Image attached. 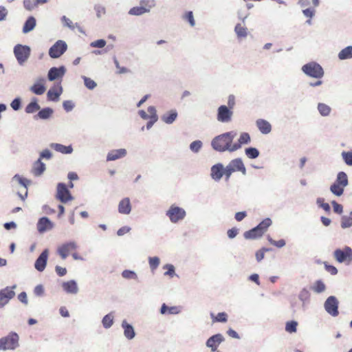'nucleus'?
Here are the masks:
<instances>
[{
  "label": "nucleus",
  "mask_w": 352,
  "mask_h": 352,
  "mask_svg": "<svg viewBox=\"0 0 352 352\" xmlns=\"http://www.w3.org/2000/svg\"><path fill=\"white\" fill-rule=\"evenodd\" d=\"M36 21L34 16H29L25 21L23 27V32L27 34L33 30L36 26Z\"/></svg>",
  "instance_id": "c756f323"
},
{
  "label": "nucleus",
  "mask_w": 352,
  "mask_h": 352,
  "mask_svg": "<svg viewBox=\"0 0 352 352\" xmlns=\"http://www.w3.org/2000/svg\"><path fill=\"white\" fill-rule=\"evenodd\" d=\"M77 248V244L74 241H69L63 243L60 245L57 252L63 259H65L71 251L75 250Z\"/></svg>",
  "instance_id": "f8f14e48"
},
{
  "label": "nucleus",
  "mask_w": 352,
  "mask_h": 352,
  "mask_svg": "<svg viewBox=\"0 0 352 352\" xmlns=\"http://www.w3.org/2000/svg\"><path fill=\"white\" fill-rule=\"evenodd\" d=\"M341 228L343 229L349 228L352 226V215H344L341 218Z\"/></svg>",
  "instance_id": "c03bdc74"
},
{
  "label": "nucleus",
  "mask_w": 352,
  "mask_h": 352,
  "mask_svg": "<svg viewBox=\"0 0 352 352\" xmlns=\"http://www.w3.org/2000/svg\"><path fill=\"white\" fill-rule=\"evenodd\" d=\"M166 214L172 223H176L185 218L186 212L182 208L172 205L166 211Z\"/></svg>",
  "instance_id": "423d86ee"
},
{
  "label": "nucleus",
  "mask_w": 352,
  "mask_h": 352,
  "mask_svg": "<svg viewBox=\"0 0 352 352\" xmlns=\"http://www.w3.org/2000/svg\"><path fill=\"white\" fill-rule=\"evenodd\" d=\"M272 221L271 219L266 218L263 219L261 222L256 226L258 228V230L262 232V234H263L267 230V228L272 225Z\"/></svg>",
  "instance_id": "ea45409f"
},
{
  "label": "nucleus",
  "mask_w": 352,
  "mask_h": 352,
  "mask_svg": "<svg viewBox=\"0 0 352 352\" xmlns=\"http://www.w3.org/2000/svg\"><path fill=\"white\" fill-rule=\"evenodd\" d=\"M331 204L333 206V211L335 213L338 214H340L342 213L343 206L341 204L337 203L336 201H333L331 202Z\"/></svg>",
  "instance_id": "69168bd1"
},
{
  "label": "nucleus",
  "mask_w": 352,
  "mask_h": 352,
  "mask_svg": "<svg viewBox=\"0 0 352 352\" xmlns=\"http://www.w3.org/2000/svg\"><path fill=\"white\" fill-rule=\"evenodd\" d=\"M19 337L15 332H10L8 336L0 338V350H14L19 347Z\"/></svg>",
  "instance_id": "f03ea898"
},
{
  "label": "nucleus",
  "mask_w": 352,
  "mask_h": 352,
  "mask_svg": "<svg viewBox=\"0 0 352 352\" xmlns=\"http://www.w3.org/2000/svg\"><path fill=\"white\" fill-rule=\"evenodd\" d=\"M312 289L318 294L322 293L325 291L326 286L321 280H318L315 282L312 287Z\"/></svg>",
  "instance_id": "a18cd8bd"
},
{
  "label": "nucleus",
  "mask_w": 352,
  "mask_h": 352,
  "mask_svg": "<svg viewBox=\"0 0 352 352\" xmlns=\"http://www.w3.org/2000/svg\"><path fill=\"white\" fill-rule=\"evenodd\" d=\"M305 74L315 78H321L324 76V70L321 65L316 62H310L302 67Z\"/></svg>",
  "instance_id": "20e7f679"
},
{
  "label": "nucleus",
  "mask_w": 352,
  "mask_h": 352,
  "mask_svg": "<svg viewBox=\"0 0 352 352\" xmlns=\"http://www.w3.org/2000/svg\"><path fill=\"white\" fill-rule=\"evenodd\" d=\"M126 150L124 148H119L112 150L108 153L107 156V161H115L116 160L122 158L126 155Z\"/></svg>",
  "instance_id": "4be33fe9"
},
{
  "label": "nucleus",
  "mask_w": 352,
  "mask_h": 352,
  "mask_svg": "<svg viewBox=\"0 0 352 352\" xmlns=\"http://www.w3.org/2000/svg\"><path fill=\"white\" fill-rule=\"evenodd\" d=\"M16 285L0 289V309L4 307L15 296Z\"/></svg>",
  "instance_id": "9d476101"
},
{
  "label": "nucleus",
  "mask_w": 352,
  "mask_h": 352,
  "mask_svg": "<svg viewBox=\"0 0 352 352\" xmlns=\"http://www.w3.org/2000/svg\"><path fill=\"white\" fill-rule=\"evenodd\" d=\"M245 153L248 158L252 159V160L257 158L260 155L259 151L256 148H254V147L246 148L245 149Z\"/></svg>",
  "instance_id": "a19ab883"
},
{
  "label": "nucleus",
  "mask_w": 352,
  "mask_h": 352,
  "mask_svg": "<svg viewBox=\"0 0 352 352\" xmlns=\"http://www.w3.org/2000/svg\"><path fill=\"white\" fill-rule=\"evenodd\" d=\"M74 106V103L72 100H65L63 102V107L67 112L72 111Z\"/></svg>",
  "instance_id": "0e129e2a"
},
{
  "label": "nucleus",
  "mask_w": 352,
  "mask_h": 352,
  "mask_svg": "<svg viewBox=\"0 0 352 352\" xmlns=\"http://www.w3.org/2000/svg\"><path fill=\"white\" fill-rule=\"evenodd\" d=\"M318 110L321 116H327L331 112V107L326 104L319 103L318 104Z\"/></svg>",
  "instance_id": "49530a36"
},
{
  "label": "nucleus",
  "mask_w": 352,
  "mask_h": 352,
  "mask_svg": "<svg viewBox=\"0 0 352 352\" xmlns=\"http://www.w3.org/2000/svg\"><path fill=\"white\" fill-rule=\"evenodd\" d=\"M61 21L65 22V25L68 27L71 30H74L75 27L80 28L78 23H75V25L72 23V21L66 17L65 16H63L61 18Z\"/></svg>",
  "instance_id": "5fc2aeb1"
},
{
  "label": "nucleus",
  "mask_w": 352,
  "mask_h": 352,
  "mask_svg": "<svg viewBox=\"0 0 352 352\" xmlns=\"http://www.w3.org/2000/svg\"><path fill=\"white\" fill-rule=\"evenodd\" d=\"M248 29L237 23L234 28V32L239 38H245L248 35Z\"/></svg>",
  "instance_id": "79ce46f5"
},
{
  "label": "nucleus",
  "mask_w": 352,
  "mask_h": 352,
  "mask_svg": "<svg viewBox=\"0 0 352 352\" xmlns=\"http://www.w3.org/2000/svg\"><path fill=\"white\" fill-rule=\"evenodd\" d=\"M335 183L346 187L349 185V179L346 173L344 171H340L337 174Z\"/></svg>",
  "instance_id": "473e14b6"
},
{
  "label": "nucleus",
  "mask_w": 352,
  "mask_h": 352,
  "mask_svg": "<svg viewBox=\"0 0 352 352\" xmlns=\"http://www.w3.org/2000/svg\"><path fill=\"white\" fill-rule=\"evenodd\" d=\"M203 143L201 140H195L190 143L189 148L195 153H197L202 148Z\"/></svg>",
  "instance_id": "8fccbe9b"
},
{
  "label": "nucleus",
  "mask_w": 352,
  "mask_h": 352,
  "mask_svg": "<svg viewBox=\"0 0 352 352\" xmlns=\"http://www.w3.org/2000/svg\"><path fill=\"white\" fill-rule=\"evenodd\" d=\"M45 164L41 161V159H38L33 165L32 173L36 177L41 176L45 170Z\"/></svg>",
  "instance_id": "bb28decb"
},
{
  "label": "nucleus",
  "mask_w": 352,
  "mask_h": 352,
  "mask_svg": "<svg viewBox=\"0 0 352 352\" xmlns=\"http://www.w3.org/2000/svg\"><path fill=\"white\" fill-rule=\"evenodd\" d=\"M236 134V131H231L214 137L211 141L212 148L220 153L235 151L232 148H234L233 140Z\"/></svg>",
  "instance_id": "f257e3e1"
},
{
  "label": "nucleus",
  "mask_w": 352,
  "mask_h": 352,
  "mask_svg": "<svg viewBox=\"0 0 352 352\" xmlns=\"http://www.w3.org/2000/svg\"><path fill=\"white\" fill-rule=\"evenodd\" d=\"M309 298V291L305 288L302 289L300 292L299 295H298V298L302 302V307H305V302H306V301L308 300Z\"/></svg>",
  "instance_id": "09e8293b"
},
{
  "label": "nucleus",
  "mask_w": 352,
  "mask_h": 352,
  "mask_svg": "<svg viewBox=\"0 0 352 352\" xmlns=\"http://www.w3.org/2000/svg\"><path fill=\"white\" fill-rule=\"evenodd\" d=\"M50 146L52 149L63 154H71L73 152L72 145L65 146L58 143H52Z\"/></svg>",
  "instance_id": "a878e982"
},
{
  "label": "nucleus",
  "mask_w": 352,
  "mask_h": 352,
  "mask_svg": "<svg viewBox=\"0 0 352 352\" xmlns=\"http://www.w3.org/2000/svg\"><path fill=\"white\" fill-rule=\"evenodd\" d=\"M30 91L36 95H42L45 91L43 84L36 82L30 88Z\"/></svg>",
  "instance_id": "58836bf2"
},
{
  "label": "nucleus",
  "mask_w": 352,
  "mask_h": 352,
  "mask_svg": "<svg viewBox=\"0 0 352 352\" xmlns=\"http://www.w3.org/2000/svg\"><path fill=\"white\" fill-rule=\"evenodd\" d=\"M52 157V152L48 149H45L40 153V158L39 159H45V160H50Z\"/></svg>",
  "instance_id": "774afa93"
},
{
  "label": "nucleus",
  "mask_w": 352,
  "mask_h": 352,
  "mask_svg": "<svg viewBox=\"0 0 352 352\" xmlns=\"http://www.w3.org/2000/svg\"><path fill=\"white\" fill-rule=\"evenodd\" d=\"M44 287L42 285H38L34 289V294L36 296H43L44 295Z\"/></svg>",
  "instance_id": "338daca9"
},
{
  "label": "nucleus",
  "mask_w": 352,
  "mask_h": 352,
  "mask_svg": "<svg viewBox=\"0 0 352 352\" xmlns=\"http://www.w3.org/2000/svg\"><path fill=\"white\" fill-rule=\"evenodd\" d=\"M48 254V249H45L36 258L34 263V267L37 271L40 272L44 271L47 265Z\"/></svg>",
  "instance_id": "dca6fc26"
},
{
  "label": "nucleus",
  "mask_w": 352,
  "mask_h": 352,
  "mask_svg": "<svg viewBox=\"0 0 352 352\" xmlns=\"http://www.w3.org/2000/svg\"><path fill=\"white\" fill-rule=\"evenodd\" d=\"M114 316L111 312L105 315L102 320V324L105 329H109L113 324Z\"/></svg>",
  "instance_id": "4c0bfd02"
},
{
  "label": "nucleus",
  "mask_w": 352,
  "mask_h": 352,
  "mask_svg": "<svg viewBox=\"0 0 352 352\" xmlns=\"http://www.w3.org/2000/svg\"><path fill=\"white\" fill-rule=\"evenodd\" d=\"M13 53L19 65H23L30 56L31 48L28 45L17 44L14 47Z\"/></svg>",
  "instance_id": "7ed1b4c3"
},
{
  "label": "nucleus",
  "mask_w": 352,
  "mask_h": 352,
  "mask_svg": "<svg viewBox=\"0 0 352 352\" xmlns=\"http://www.w3.org/2000/svg\"><path fill=\"white\" fill-rule=\"evenodd\" d=\"M298 322L295 320H291L286 323L285 331L288 333H295L297 330Z\"/></svg>",
  "instance_id": "3c124183"
},
{
  "label": "nucleus",
  "mask_w": 352,
  "mask_h": 352,
  "mask_svg": "<svg viewBox=\"0 0 352 352\" xmlns=\"http://www.w3.org/2000/svg\"><path fill=\"white\" fill-rule=\"evenodd\" d=\"M333 256L338 263H346L349 265L352 262V249L349 246L342 249L338 248L334 250Z\"/></svg>",
  "instance_id": "39448f33"
},
{
  "label": "nucleus",
  "mask_w": 352,
  "mask_h": 352,
  "mask_svg": "<svg viewBox=\"0 0 352 352\" xmlns=\"http://www.w3.org/2000/svg\"><path fill=\"white\" fill-rule=\"evenodd\" d=\"M122 276L128 280L133 279L137 280L138 279V275L134 271L129 270H125L122 272Z\"/></svg>",
  "instance_id": "603ef678"
},
{
  "label": "nucleus",
  "mask_w": 352,
  "mask_h": 352,
  "mask_svg": "<svg viewBox=\"0 0 352 352\" xmlns=\"http://www.w3.org/2000/svg\"><path fill=\"white\" fill-rule=\"evenodd\" d=\"M270 251L269 248H263L256 252V259L257 262H261L265 256V252Z\"/></svg>",
  "instance_id": "bf43d9fd"
},
{
  "label": "nucleus",
  "mask_w": 352,
  "mask_h": 352,
  "mask_svg": "<svg viewBox=\"0 0 352 352\" xmlns=\"http://www.w3.org/2000/svg\"><path fill=\"white\" fill-rule=\"evenodd\" d=\"M338 305L339 302L337 298L334 296H330L326 299L324 308L330 316L336 317L339 314Z\"/></svg>",
  "instance_id": "1a4fd4ad"
},
{
  "label": "nucleus",
  "mask_w": 352,
  "mask_h": 352,
  "mask_svg": "<svg viewBox=\"0 0 352 352\" xmlns=\"http://www.w3.org/2000/svg\"><path fill=\"white\" fill-rule=\"evenodd\" d=\"M132 209L130 199L125 197L121 199L118 204V210L119 213L122 214H129Z\"/></svg>",
  "instance_id": "6ab92c4d"
},
{
  "label": "nucleus",
  "mask_w": 352,
  "mask_h": 352,
  "mask_svg": "<svg viewBox=\"0 0 352 352\" xmlns=\"http://www.w3.org/2000/svg\"><path fill=\"white\" fill-rule=\"evenodd\" d=\"M23 6L28 11L33 10L36 8L35 0H23Z\"/></svg>",
  "instance_id": "4d7b16f0"
},
{
  "label": "nucleus",
  "mask_w": 352,
  "mask_h": 352,
  "mask_svg": "<svg viewBox=\"0 0 352 352\" xmlns=\"http://www.w3.org/2000/svg\"><path fill=\"white\" fill-rule=\"evenodd\" d=\"M16 182L20 185H21L24 188V190H28V186L31 184L30 180L25 179L24 177H22L21 176H20L18 174H16L12 178V182Z\"/></svg>",
  "instance_id": "72a5a7b5"
},
{
  "label": "nucleus",
  "mask_w": 352,
  "mask_h": 352,
  "mask_svg": "<svg viewBox=\"0 0 352 352\" xmlns=\"http://www.w3.org/2000/svg\"><path fill=\"white\" fill-rule=\"evenodd\" d=\"M10 107L14 111L19 110L21 108V99L20 98H14L10 103Z\"/></svg>",
  "instance_id": "052dcab7"
},
{
  "label": "nucleus",
  "mask_w": 352,
  "mask_h": 352,
  "mask_svg": "<svg viewBox=\"0 0 352 352\" xmlns=\"http://www.w3.org/2000/svg\"><path fill=\"white\" fill-rule=\"evenodd\" d=\"M164 268L167 270V271L164 273L165 276H169L170 277H173V276L176 275L175 269L173 265L166 264L164 266Z\"/></svg>",
  "instance_id": "13d9d810"
},
{
  "label": "nucleus",
  "mask_w": 352,
  "mask_h": 352,
  "mask_svg": "<svg viewBox=\"0 0 352 352\" xmlns=\"http://www.w3.org/2000/svg\"><path fill=\"white\" fill-rule=\"evenodd\" d=\"M121 327L124 330V336L129 340H132L135 336V331L133 327L128 323L126 320L122 322Z\"/></svg>",
  "instance_id": "412c9836"
},
{
  "label": "nucleus",
  "mask_w": 352,
  "mask_h": 352,
  "mask_svg": "<svg viewBox=\"0 0 352 352\" xmlns=\"http://www.w3.org/2000/svg\"><path fill=\"white\" fill-rule=\"evenodd\" d=\"M62 287L66 293L70 294H76L79 291L77 283L74 280L63 282Z\"/></svg>",
  "instance_id": "aec40b11"
},
{
  "label": "nucleus",
  "mask_w": 352,
  "mask_h": 352,
  "mask_svg": "<svg viewBox=\"0 0 352 352\" xmlns=\"http://www.w3.org/2000/svg\"><path fill=\"white\" fill-rule=\"evenodd\" d=\"M178 116V113L176 109H171L161 116V120L166 124H173Z\"/></svg>",
  "instance_id": "b1692460"
},
{
  "label": "nucleus",
  "mask_w": 352,
  "mask_h": 352,
  "mask_svg": "<svg viewBox=\"0 0 352 352\" xmlns=\"http://www.w3.org/2000/svg\"><path fill=\"white\" fill-rule=\"evenodd\" d=\"M233 111L226 105H221L217 109V120L221 123H228L232 120Z\"/></svg>",
  "instance_id": "9b49d317"
},
{
  "label": "nucleus",
  "mask_w": 352,
  "mask_h": 352,
  "mask_svg": "<svg viewBox=\"0 0 352 352\" xmlns=\"http://www.w3.org/2000/svg\"><path fill=\"white\" fill-rule=\"evenodd\" d=\"M224 340V337L221 333H217L206 340V345L211 349L212 352H216L217 351L218 346Z\"/></svg>",
  "instance_id": "4468645a"
},
{
  "label": "nucleus",
  "mask_w": 352,
  "mask_h": 352,
  "mask_svg": "<svg viewBox=\"0 0 352 352\" xmlns=\"http://www.w3.org/2000/svg\"><path fill=\"white\" fill-rule=\"evenodd\" d=\"M56 198L63 204L74 199L73 196L64 183L57 184Z\"/></svg>",
  "instance_id": "0eeeda50"
},
{
  "label": "nucleus",
  "mask_w": 352,
  "mask_h": 352,
  "mask_svg": "<svg viewBox=\"0 0 352 352\" xmlns=\"http://www.w3.org/2000/svg\"><path fill=\"white\" fill-rule=\"evenodd\" d=\"M341 156L344 162L347 166H352V150L349 151H342Z\"/></svg>",
  "instance_id": "37998d69"
},
{
  "label": "nucleus",
  "mask_w": 352,
  "mask_h": 352,
  "mask_svg": "<svg viewBox=\"0 0 352 352\" xmlns=\"http://www.w3.org/2000/svg\"><path fill=\"white\" fill-rule=\"evenodd\" d=\"M82 78L84 80L85 86L88 89L93 90L96 87L97 83L94 80L91 79L89 77L85 76H82Z\"/></svg>",
  "instance_id": "de8ad7c7"
},
{
  "label": "nucleus",
  "mask_w": 352,
  "mask_h": 352,
  "mask_svg": "<svg viewBox=\"0 0 352 352\" xmlns=\"http://www.w3.org/2000/svg\"><path fill=\"white\" fill-rule=\"evenodd\" d=\"M67 50V45L63 40L57 41L49 50V56L52 58L60 57Z\"/></svg>",
  "instance_id": "6e6552de"
},
{
  "label": "nucleus",
  "mask_w": 352,
  "mask_h": 352,
  "mask_svg": "<svg viewBox=\"0 0 352 352\" xmlns=\"http://www.w3.org/2000/svg\"><path fill=\"white\" fill-rule=\"evenodd\" d=\"M54 226V223L47 217L39 218L36 223V229L40 234L52 230Z\"/></svg>",
  "instance_id": "ddd939ff"
},
{
  "label": "nucleus",
  "mask_w": 352,
  "mask_h": 352,
  "mask_svg": "<svg viewBox=\"0 0 352 352\" xmlns=\"http://www.w3.org/2000/svg\"><path fill=\"white\" fill-rule=\"evenodd\" d=\"M53 113V109L50 107H45L39 110L37 115L34 116V119L39 118L41 120H47L52 116Z\"/></svg>",
  "instance_id": "7c9ffc66"
},
{
  "label": "nucleus",
  "mask_w": 352,
  "mask_h": 352,
  "mask_svg": "<svg viewBox=\"0 0 352 352\" xmlns=\"http://www.w3.org/2000/svg\"><path fill=\"white\" fill-rule=\"evenodd\" d=\"M262 236V232L256 226L243 233V236L245 239H256Z\"/></svg>",
  "instance_id": "c85d7f7f"
},
{
  "label": "nucleus",
  "mask_w": 352,
  "mask_h": 352,
  "mask_svg": "<svg viewBox=\"0 0 352 352\" xmlns=\"http://www.w3.org/2000/svg\"><path fill=\"white\" fill-rule=\"evenodd\" d=\"M251 138L248 133L243 132L240 134V137L238 140V141L235 143H234V148L233 149L236 151L239 150L241 148V146L243 144H248L250 142Z\"/></svg>",
  "instance_id": "393cba45"
},
{
  "label": "nucleus",
  "mask_w": 352,
  "mask_h": 352,
  "mask_svg": "<svg viewBox=\"0 0 352 352\" xmlns=\"http://www.w3.org/2000/svg\"><path fill=\"white\" fill-rule=\"evenodd\" d=\"M256 125L258 127L260 132L263 134H268L272 131V125L266 120L258 119L256 121Z\"/></svg>",
  "instance_id": "5701e85b"
},
{
  "label": "nucleus",
  "mask_w": 352,
  "mask_h": 352,
  "mask_svg": "<svg viewBox=\"0 0 352 352\" xmlns=\"http://www.w3.org/2000/svg\"><path fill=\"white\" fill-rule=\"evenodd\" d=\"M41 107L38 103V100L36 98H33L31 100V102L26 106L25 109V111L27 113H34L36 111L40 110Z\"/></svg>",
  "instance_id": "2f4dec72"
},
{
  "label": "nucleus",
  "mask_w": 352,
  "mask_h": 352,
  "mask_svg": "<svg viewBox=\"0 0 352 352\" xmlns=\"http://www.w3.org/2000/svg\"><path fill=\"white\" fill-rule=\"evenodd\" d=\"M224 166L221 163L213 165L210 168V177L215 182L221 180L224 175Z\"/></svg>",
  "instance_id": "a211bd4d"
},
{
  "label": "nucleus",
  "mask_w": 352,
  "mask_h": 352,
  "mask_svg": "<svg viewBox=\"0 0 352 352\" xmlns=\"http://www.w3.org/2000/svg\"><path fill=\"white\" fill-rule=\"evenodd\" d=\"M65 72L66 68L63 65L59 67H53L48 71L47 78L50 81H54L56 79L61 78Z\"/></svg>",
  "instance_id": "f3484780"
},
{
  "label": "nucleus",
  "mask_w": 352,
  "mask_h": 352,
  "mask_svg": "<svg viewBox=\"0 0 352 352\" xmlns=\"http://www.w3.org/2000/svg\"><path fill=\"white\" fill-rule=\"evenodd\" d=\"M329 190L334 195L340 197L344 193V187L334 182L331 185Z\"/></svg>",
  "instance_id": "e433bc0d"
},
{
  "label": "nucleus",
  "mask_w": 352,
  "mask_h": 352,
  "mask_svg": "<svg viewBox=\"0 0 352 352\" xmlns=\"http://www.w3.org/2000/svg\"><path fill=\"white\" fill-rule=\"evenodd\" d=\"M146 12H149V9L141 6L131 8L129 11V14L133 16H140Z\"/></svg>",
  "instance_id": "f704fd0d"
},
{
  "label": "nucleus",
  "mask_w": 352,
  "mask_h": 352,
  "mask_svg": "<svg viewBox=\"0 0 352 352\" xmlns=\"http://www.w3.org/2000/svg\"><path fill=\"white\" fill-rule=\"evenodd\" d=\"M113 62L116 65V67L118 69V74H126L130 72L129 69L126 67L120 66V63L116 57L113 59Z\"/></svg>",
  "instance_id": "680f3d73"
},
{
  "label": "nucleus",
  "mask_w": 352,
  "mask_h": 352,
  "mask_svg": "<svg viewBox=\"0 0 352 352\" xmlns=\"http://www.w3.org/2000/svg\"><path fill=\"white\" fill-rule=\"evenodd\" d=\"M338 56L340 60H346L352 58V46L349 45L342 49L338 53Z\"/></svg>",
  "instance_id": "c9c22d12"
},
{
  "label": "nucleus",
  "mask_w": 352,
  "mask_h": 352,
  "mask_svg": "<svg viewBox=\"0 0 352 352\" xmlns=\"http://www.w3.org/2000/svg\"><path fill=\"white\" fill-rule=\"evenodd\" d=\"M62 92L63 87L60 85H58V89H56L55 88H52L49 89V91H47V99L51 101H58Z\"/></svg>",
  "instance_id": "cd10ccee"
},
{
  "label": "nucleus",
  "mask_w": 352,
  "mask_h": 352,
  "mask_svg": "<svg viewBox=\"0 0 352 352\" xmlns=\"http://www.w3.org/2000/svg\"><path fill=\"white\" fill-rule=\"evenodd\" d=\"M148 263L152 270H155L160 265V258L157 256L149 257Z\"/></svg>",
  "instance_id": "864d4df0"
},
{
  "label": "nucleus",
  "mask_w": 352,
  "mask_h": 352,
  "mask_svg": "<svg viewBox=\"0 0 352 352\" xmlns=\"http://www.w3.org/2000/svg\"><path fill=\"white\" fill-rule=\"evenodd\" d=\"M106 41L104 39H98L91 43L90 46L92 47L102 48L106 45Z\"/></svg>",
  "instance_id": "e2e57ef3"
},
{
  "label": "nucleus",
  "mask_w": 352,
  "mask_h": 352,
  "mask_svg": "<svg viewBox=\"0 0 352 352\" xmlns=\"http://www.w3.org/2000/svg\"><path fill=\"white\" fill-rule=\"evenodd\" d=\"M228 321V314L226 312H220L213 319V322H226Z\"/></svg>",
  "instance_id": "6e6d98bb"
},
{
  "label": "nucleus",
  "mask_w": 352,
  "mask_h": 352,
  "mask_svg": "<svg viewBox=\"0 0 352 352\" xmlns=\"http://www.w3.org/2000/svg\"><path fill=\"white\" fill-rule=\"evenodd\" d=\"M228 168L234 172H241L243 175H246V168L241 158H236L231 160L226 166Z\"/></svg>",
  "instance_id": "2eb2a0df"
}]
</instances>
